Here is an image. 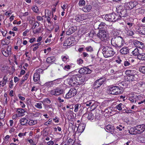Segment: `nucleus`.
Returning a JSON list of instances; mask_svg holds the SVG:
<instances>
[{
    "label": "nucleus",
    "mask_w": 145,
    "mask_h": 145,
    "mask_svg": "<svg viewBox=\"0 0 145 145\" xmlns=\"http://www.w3.org/2000/svg\"><path fill=\"white\" fill-rule=\"evenodd\" d=\"M75 71L70 73L69 74L71 75V76L69 77L67 79L68 84L71 86H74L82 84L83 83V80L81 82L80 81V77L79 75L74 74Z\"/></svg>",
    "instance_id": "obj_1"
},
{
    "label": "nucleus",
    "mask_w": 145,
    "mask_h": 145,
    "mask_svg": "<svg viewBox=\"0 0 145 145\" xmlns=\"http://www.w3.org/2000/svg\"><path fill=\"white\" fill-rule=\"evenodd\" d=\"M112 45L117 49H119L124 45L125 42L123 38L120 36H114L111 40Z\"/></svg>",
    "instance_id": "obj_2"
},
{
    "label": "nucleus",
    "mask_w": 145,
    "mask_h": 145,
    "mask_svg": "<svg viewBox=\"0 0 145 145\" xmlns=\"http://www.w3.org/2000/svg\"><path fill=\"white\" fill-rule=\"evenodd\" d=\"M102 52L105 58L112 57L115 53L112 48L108 46L104 47L102 50Z\"/></svg>",
    "instance_id": "obj_3"
},
{
    "label": "nucleus",
    "mask_w": 145,
    "mask_h": 145,
    "mask_svg": "<svg viewBox=\"0 0 145 145\" xmlns=\"http://www.w3.org/2000/svg\"><path fill=\"white\" fill-rule=\"evenodd\" d=\"M105 18L106 21L111 22H115L120 19V17L114 13L106 15Z\"/></svg>",
    "instance_id": "obj_4"
},
{
    "label": "nucleus",
    "mask_w": 145,
    "mask_h": 145,
    "mask_svg": "<svg viewBox=\"0 0 145 145\" xmlns=\"http://www.w3.org/2000/svg\"><path fill=\"white\" fill-rule=\"evenodd\" d=\"M122 88L120 86H114L110 88L109 93L113 95H117L123 92Z\"/></svg>",
    "instance_id": "obj_5"
},
{
    "label": "nucleus",
    "mask_w": 145,
    "mask_h": 145,
    "mask_svg": "<svg viewBox=\"0 0 145 145\" xmlns=\"http://www.w3.org/2000/svg\"><path fill=\"white\" fill-rule=\"evenodd\" d=\"M97 36L102 41H105L108 38V32L106 30H101L99 31L97 34Z\"/></svg>",
    "instance_id": "obj_6"
},
{
    "label": "nucleus",
    "mask_w": 145,
    "mask_h": 145,
    "mask_svg": "<svg viewBox=\"0 0 145 145\" xmlns=\"http://www.w3.org/2000/svg\"><path fill=\"white\" fill-rule=\"evenodd\" d=\"M64 89L60 87L56 88L51 90L50 93L52 95H59L63 93L64 92Z\"/></svg>",
    "instance_id": "obj_7"
},
{
    "label": "nucleus",
    "mask_w": 145,
    "mask_h": 145,
    "mask_svg": "<svg viewBox=\"0 0 145 145\" xmlns=\"http://www.w3.org/2000/svg\"><path fill=\"white\" fill-rule=\"evenodd\" d=\"M138 5L136 1H131L126 2L124 4V7L127 10H131L133 9Z\"/></svg>",
    "instance_id": "obj_8"
},
{
    "label": "nucleus",
    "mask_w": 145,
    "mask_h": 145,
    "mask_svg": "<svg viewBox=\"0 0 145 145\" xmlns=\"http://www.w3.org/2000/svg\"><path fill=\"white\" fill-rule=\"evenodd\" d=\"M77 93V91L74 88H71L65 95V98L67 99L73 97Z\"/></svg>",
    "instance_id": "obj_9"
},
{
    "label": "nucleus",
    "mask_w": 145,
    "mask_h": 145,
    "mask_svg": "<svg viewBox=\"0 0 145 145\" xmlns=\"http://www.w3.org/2000/svg\"><path fill=\"white\" fill-rule=\"evenodd\" d=\"M106 80V78L105 77L101 78L97 80L94 82L93 86L95 88H97L102 85Z\"/></svg>",
    "instance_id": "obj_10"
},
{
    "label": "nucleus",
    "mask_w": 145,
    "mask_h": 145,
    "mask_svg": "<svg viewBox=\"0 0 145 145\" xmlns=\"http://www.w3.org/2000/svg\"><path fill=\"white\" fill-rule=\"evenodd\" d=\"M135 128L138 134H140L142 133L145 130V125L144 124L138 125L135 127Z\"/></svg>",
    "instance_id": "obj_11"
},
{
    "label": "nucleus",
    "mask_w": 145,
    "mask_h": 145,
    "mask_svg": "<svg viewBox=\"0 0 145 145\" xmlns=\"http://www.w3.org/2000/svg\"><path fill=\"white\" fill-rule=\"evenodd\" d=\"M78 72L80 74H88L91 72V71L87 67H84L81 68L79 70Z\"/></svg>",
    "instance_id": "obj_12"
},
{
    "label": "nucleus",
    "mask_w": 145,
    "mask_h": 145,
    "mask_svg": "<svg viewBox=\"0 0 145 145\" xmlns=\"http://www.w3.org/2000/svg\"><path fill=\"white\" fill-rule=\"evenodd\" d=\"M129 50L130 49L127 46L124 47L120 49V53L122 55H125L129 53Z\"/></svg>",
    "instance_id": "obj_13"
},
{
    "label": "nucleus",
    "mask_w": 145,
    "mask_h": 145,
    "mask_svg": "<svg viewBox=\"0 0 145 145\" xmlns=\"http://www.w3.org/2000/svg\"><path fill=\"white\" fill-rule=\"evenodd\" d=\"M16 112L17 113L18 116L20 117L24 115V113L25 112V110L21 108H16Z\"/></svg>",
    "instance_id": "obj_14"
},
{
    "label": "nucleus",
    "mask_w": 145,
    "mask_h": 145,
    "mask_svg": "<svg viewBox=\"0 0 145 145\" xmlns=\"http://www.w3.org/2000/svg\"><path fill=\"white\" fill-rule=\"evenodd\" d=\"M76 29V27L75 25L71 27L66 32V34L67 35H70L75 32Z\"/></svg>",
    "instance_id": "obj_15"
},
{
    "label": "nucleus",
    "mask_w": 145,
    "mask_h": 145,
    "mask_svg": "<svg viewBox=\"0 0 145 145\" xmlns=\"http://www.w3.org/2000/svg\"><path fill=\"white\" fill-rule=\"evenodd\" d=\"M11 48L8 46L7 48L2 51V53L5 56L7 57L11 54Z\"/></svg>",
    "instance_id": "obj_16"
},
{
    "label": "nucleus",
    "mask_w": 145,
    "mask_h": 145,
    "mask_svg": "<svg viewBox=\"0 0 145 145\" xmlns=\"http://www.w3.org/2000/svg\"><path fill=\"white\" fill-rule=\"evenodd\" d=\"M105 129L107 132H109L111 134H113L115 131L114 127L110 125H106L105 127Z\"/></svg>",
    "instance_id": "obj_17"
},
{
    "label": "nucleus",
    "mask_w": 145,
    "mask_h": 145,
    "mask_svg": "<svg viewBox=\"0 0 145 145\" xmlns=\"http://www.w3.org/2000/svg\"><path fill=\"white\" fill-rule=\"evenodd\" d=\"M73 43V40L71 38H68L66 39L64 41L63 46H68L71 45Z\"/></svg>",
    "instance_id": "obj_18"
},
{
    "label": "nucleus",
    "mask_w": 145,
    "mask_h": 145,
    "mask_svg": "<svg viewBox=\"0 0 145 145\" xmlns=\"http://www.w3.org/2000/svg\"><path fill=\"white\" fill-rule=\"evenodd\" d=\"M133 27V23L132 22H127L126 23L125 25L124 26V30H126L127 28L128 29H131Z\"/></svg>",
    "instance_id": "obj_19"
},
{
    "label": "nucleus",
    "mask_w": 145,
    "mask_h": 145,
    "mask_svg": "<svg viewBox=\"0 0 145 145\" xmlns=\"http://www.w3.org/2000/svg\"><path fill=\"white\" fill-rule=\"evenodd\" d=\"M134 44L136 47L141 49H143L144 46L143 43L137 40L135 41Z\"/></svg>",
    "instance_id": "obj_20"
},
{
    "label": "nucleus",
    "mask_w": 145,
    "mask_h": 145,
    "mask_svg": "<svg viewBox=\"0 0 145 145\" xmlns=\"http://www.w3.org/2000/svg\"><path fill=\"white\" fill-rule=\"evenodd\" d=\"M137 95L134 93H131L129 96V100L132 103H135L137 99Z\"/></svg>",
    "instance_id": "obj_21"
},
{
    "label": "nucleus",
    "mask_w": 145,
    "mask_h": 145,
    "mask_svg": "<svg viewBox=\"0 0 145 145\" xmlns=\"http://www.w3.org/2000/svg\"><path fill=\"white\" fill-rule=\"evenodd\" d=\"M85 127V125L84 123H80L77 128V131L79 133H82L84 131Z\"/></svg>",
    "instance_id": "obj_22"
},
{
    "label": "nucleus",
    "mask_w": 145,
    "mask_h": 145,
    "mask_svg": "<svg viewBox=\"0 0 145 145\" xmlns=\"http://www.w3.org/2000/svg\"><path fill=\"white\" fill-rule=\"evenodd\" d=\"M91 9V6L89 5H87L82 8V10L84 12H90Z\"/></svg>",
    "instance_id": "obj_23"
},
{
    "label": "nucleus",
    "mask_w": 145,
    "mask_h": 145,
    "mask_svg": "<svg viewBox=\"0 0 145 145\" xmlns=\"http://www.w3.org/2000/svg\"><path fill=\"white\" fill-rule=\"evenodd\" d=\"M74 64L71 63H69L68 65L66 64L64 65V67H63V68L65 70L69 71L72 67H74Z\"/></svg>",
    "instance_id": "obj_24"
},
{
    "label": "nucleus",
    "mask_w": 145,
    "mask_h": 145,
    "mask_svg": "<svg viewBox=\"0 0 145 145\" xmlns=\"http://www.w3.org/2000/svg\"><path fill=\"white\" fill-rule=\"evenodd\" d=\"M127 12L125 8L117 15L119 16V17H120V18L122 17H126L127 15Z\"/></svg>",
    "instance_id": "obj_25"
},
{
    "label": "nucleus",
    "mask_w": 145,
    "mask_h": 145,
    "mask_svg": "<svg viewBox=\"0 0 145 145\" xmlns=\"http://www.w3.org/2000/svg\"><path fill=\"white\" fill-rule=\"evenodd\" d=\"M138 76L137 74H135L133 75H129L128 76V78L131 81H136L138 78Z\"/></svg>",
    "instance_id": "obj_26"
},
{
    "label": "nucleus",
    "mask_w": 145,
    "mask_h": 145,
    "mask_svg": "<svg viewBox=\"0 0 145 145\" xmlns=\"http://www.w3.org/2000/svg\"><path fill=\"white\" fill-rule=\"evenodd\" d=\"M40 73L36 72L35 73L33 76V79L35 82H37L40 80Z\"/></svg>",
    "instance_id": "obj_27"
},
{
    "label": "nucleus",
    "mask_w": 145,
    "mask_h": 145,
    "mask_svg": "<svg viewBox=\"0 0 145 145\" xmlns=\"http://www.w3.org/2000/svg\"><path fill=\"white\" fill-rule=\"evenodd\" d=\"M125 34L128 36H132L134 34V32L131 29H128L127 28L126 30H124Z\"/></svg>",
    "instance_id": "obj_28"
},
{
    "label": "nucleus",
    "mask_w": 145,
    "mask_h": 145,
    "mask_svg": "<svg viewBox=\"0 0 145 145\" xmlns=\"http://www.w3.org/2000/svg\"><path fill=\"white\" fill-rule=\"evenodd\" d=\"M131 54L132 56H137L138 58V56L140 54L138 49L137 48L135 49L134 50L132 51Z\"/></svg>",
    "instance_id": "obj_29"
},
{
    "label": "nucleus",
    "mask_w": 145,
    "mask_h": 145,
    "mask_svg": "<svg viewBox=\"0 0 145 145\" xmlns=\"http://www.w3.org/2000/svg\"><path fill=\"white\" fill-rule=\"evenodd\" d=\"M138 32L142 35H145V26L142 25L138 29Z\"/></svg>",
    "instance_id": "obj_30"
},
{
    "label": "nucleus",
    "mask_w": 145,
    "mask_h": 145,
    "mask_svg": "<svg viewBox=\"0 0 145 145\" xmlns=\"http://www.w3.org/2000/svg\"><path fill=\"white\" fill-rule=\"evenodd\" d=\"M28 120L26 117H24L20 120V122L21 125H24L28 123Z\"/></svg>",
    "instance_id": "obj_31"
},
{
    "label": "nucleus",
    "mask_w": 145,
    "mask_h": 145,
    "mask_svg": "<svg viewBox=\"0 0 145 145\" xmlns=\"http://www.w3.org/2000/svg\"><path fill=\"white\" fill-rule=\"evenodd\" d=\"M56 60V58L54 56H50L47 58L46 59V62L48 63H52Z\"/></svg>",
    "instance_id": "obj_32"
},
{
    "label": "nucleus",
    "mask_w": 145,
    "mask_h": 145,
    "mask_svg": "<svg viewBox=\"0 0 145 145\" xmlns=\"http://www.w3.org/2000/svg\"><path fill=\"white\" fill-rule=\"evenodd\" d=\"M124 8L123 6L122 5L118 6L116 7V11L118 14L120 13L121 11H122L123 9H124Z\"/></svg>",
    "instance_id": "obj_33"
},
{
    "label": "nucleus",
    "mask_w": 145,
    "mask_h": 145,
    "mask_svg": "<svg viewBox=\"0 0 145 145\" xmlns=\"http://www.w3.org/2000/svg\"><path fill=\"white\" fill-rule=\"evenodd\" d=\"M61 58L62 61L65 63H67L69 61V56L67 55L62 56L61 57Z\"/></svg>",
    "instance_id": "obj_34"
},
{
    "label": "nucleus",
    "mask_w": 145,
    "mask_h": 145,
    "mask_svg": "<svg viewBox=\"0 0 145 145\" xmlns=\"http://www.w3.org/2000/svg\"><path fill=\"white\" fill-rule=\"evenodd\" d=\"M135 127H134V128H131L129 130V133L132 135H135L138 134L137 133Z\"/></svg>",
    "instance_id": "obj_35"
},
{
    "label": "nucleus",
    "mask_w": 145,
    "mask_h": 145,
    "mask_svg": "<svg viewBox=\"0 0 145 145\" xmlns=\"http://www.w3.org/2000/svg\"><path fill=\"white\" fill-rule=\"evenodd\" d=\"M116 128L117 130H118L120 131H121L122 130L124 129L125 127L124 125L119 124L117 125Z\"/></svg>",
    "instance_id": "obj_36"
},
{
    "label": "nucleus",
    "mask_w": 145,
    "mask_h": 145,
    "mask_svg": "<svg viewBox=\"0 0 145 145\" xmlns=\"http://www.w3.org/2000/svg\"><path fill=\"white\" fill-rule=\"evenodd\" d=\"M106 26L107 25L105 23L101 22L99 25L98 28L99 29H105L106 28Z\"/></svg>",
    "instance_id": "obj_37"
},
{
    "label": "nucleus",
    "mask_w": 145,
    "mask_h": 145,
    "mask_svg": "<svg viewBox=\"0 0 145 145\" xmlns=\"http://www.w3.org/2000/svg\"><path fill=\"white\" fill-rule=\"evenodd\" d=\"M138 58L140 60H145V53L140 54Z\"/></svg>",
    "instance_id": "obj_38"
},
{
    "label": "nucleus",
    "mask_w": 145,
    "mask_h": 145,
    "mask_svg": "<svg viewBox=\"0 0 145 145\" xmlns=\"http://www.w3.org/2000/svg\"><path fill=\"white\" fill-rule=\"evenodd\" d=\"M94 102L93 101H89L87 102L85 104L86 105V106L87 107L89 106L92 107L94 105Z\"/></svg>",
    "instance_id": "obj_39"
},
{
    "label": "nucleus",
    "mask_w": 145,
    "mask_h": 145,
    "mask_svg": "<svg viewBox=\"0 0 145 145\" xmlns=\"http://www.w3.org/2000/svg\"><path fill=\"white\" fill-rule=\"evenodd\" d=\"M94 116L91 112H89L88 114V118L90 120H92L94 118Z\"/></svg>",
    "instance_id": "obj_40"
},
{
    "label": "nucleus",
    "mask_w": 145,
    "mask_h": 145,
    "mask_svg": "<svg viewBox=\"0 0 145 145\" xmlns=\"http://www.w3.org/2000/svg\"><path fill=\"white\" fill-rule=\"evenodd\" d=\"M5 110H3L0 112V119H3L5 116Z\"/></svg>",
    "instance_id": "obj_41"
},
{
    "label": "nucleus",
    "mask_w": 145,
    "mask_h": 145,
    "mask_svg": "<svg viewBox=\"0 0 145 145\" xmlns=\"http://www.w3.org/2000/svg\"><path fill=\"white\" fill-rule=\"evenodd\" d=\"M123 106V105L122 104L120 103L118 105L116 106L115 108L116 109H117L118 110H122Z\"/></svg>",
    "instance_id": "obj_42"
},
{
    "label": "nucleus",
    "mask_w": 145,
    "mask_h": 145,
    "mask_svg": "<svg viewBox=\"0 0 145 145\" xmlns=\"http://www.w3.org/2000/svg\"><path fill=\"white\" fill-rule=\"evenodd\" d=\"M81 105L79 104H76L74 106V111L76 112H77L78 110V109L81 107Z\"/></svg>",
    "instance_id": "obj_43"
},
{
    "label": "nucleus",
    "mask_w": 145,
    "mask_h": 145,
    "mask_svg": "<svg viewBox=\"0 0 145 145\" xmlns=\"http://www.w3.org/2000/svg\"><path fill=\"white\" fill-rule=\"evenodd\" d=\"M34 105L36 107L39 109L42 108V104L41 102L36 103Z\"/></svg>",
    "instance_id": "obj_44"
},
{
    "label": "nucleus",
    "mask_w": 145,
    "mask_h": 145,
    "mask_svg": "<svg viewBox=\"0 0 145 145\" xmlns=\"http://www.w3.org/2000/svg\"><path fill=\"white\" fill-rule=\"evenodd\" d=\"M28 124L29 125H32L36 124L37 123V120H30L28 122Z\"/></svg>",
    "instance_id": "obj_45"
},
{
    "label": "nucleus",
    "mask_w": 145,
    "mask_h": 145,
    "mask_svg": "<svg viewBox=\"0 0 145 145\" xmlns=\"http://www.w3.org/2000/svg\"><path fill=\"white\" fill-rule=\"evenodd\" d=\"M44 86H45V87L47 88H50L51 87H53L51 81L46 82L45 83Z\"/></svg>",
    "instance_id": "obj_46"
},
{
    "label": "nucleus",
    "mask_w": 145,
    "mask_h": 145,
    "mask_svg": "<svg viewBox=\"0 0 145 145\" xmlns=\"http://www.w3.org/2000/svg\"><path fill=\"white\" fill-rule=\"evenodd\" d=\"M75 20L77 22L81 21L80 14H77L75 16Z\"/></svg>",
    "instance_id": "obj_47"
},
{
    "label": "nucleus",
    "mask_w": 145,
    "mask_h": 145,
    "mask_svg": "<svg viewBox=\"0 0 145 145\" xmlns=\"http://www.w3.org/2000/svg\"><path fill=\"white\" fill-rule=\"evenodd\" d=\"M39 25V23L37 21L36 22H35L33 24V26L32 27V29H34L36 27H38Z\"/></svg>",
    "instance_id": "obj_48"
},
{
    "label": "nucleus",
    "mask_w": 145,
    "mask_h": 145,
    "mask_svg": "<svg viewBox=\"0 0 145 145\" xmlns=\"http://www.w3.org/2000/svg\"><path fill=\"white\" fill-rule=\"evenodd\" d=\"M81 21L85 20L87 18L88 16L86 14H80Z\"/></svg>",
    "instance_id": "obj_49"
},
{
    "label": "nucleus",
    "mask_w": 145,
    "mask_h": 145,
    "mask_svg": "<svg viewBox=\"0 0 145 145\" xmlns=\"http://www.w3.org/2000/svg\"><path fill=\"white\" fill-rule=\"evenodd\" d=\"M139 71L143 73H145V66H141L139 68Z\"/></svg>",
    "instance_id": "obj_50"
},
{
    "label": "nucleus",
    "mask_w": 145,
    "mask_h": 145,
    "mask_svg": "<svg viewBox=\"0 0 145 145\" xmlns=\"http://www.w3.org/2000/svg\"><path fill=\"white\" fill-rule=\"evenodd\" d=\"M85 3L84 0H80L79 2V5L80 7H82L85 5Z\"/></svg>",
    "instance_id": "obj_51"
},
{
    "label": "nucleus",
    "mask_w": 145,
    "mask_h": 145,
    "mask_svg": "<svg viewBox=\"0 0 145 145\" xmlns=\"http://www.w3.org/2000/svg\"><path fill=\"white\" fill-rule=\"evenodd\" d=\"M10 138V136L9 135H7L4 139V142L5 143H8V139Z\"/></svg>",
    "instance_id": "obj_52"
},
{
    "label": "nucleus",
    "mask_w": 145,
    "mask_h": 145,
    "mask_svg": "<svg viewBox=\"0 0 145 145\" xmlns=\"http://www.w3.org/2000/svg\"><path fill=\"white\" fill-rule=\"evenodd\" d=\"M32 10L35 12L37 13L39 11L38 7L36 6H34L32 8Z\"/></svg>",
    "instance_id": "obj_53"
},
{
    "label": "nucleus",
    "mask_w": 145,
    "mask_h": 145,
    "mask_svg": "<svg viewBox=\"0 0 145 145\" xmlns=\"http://www.w3.org/2000/svg\"><path fill=\"white\" fill-rule=\"evenodd\" d=\"M130 65V61L129 59H127L124 61V65L125 66H128Z\"/></svg>",
    "instance_id": "obj_54"
},
{
    "label": "nucleus",
    "mask_w": 145,
    "mask_h": 145,
    "mask_svg": "<svg viewBox=\"0 0 145 145\" xmlns=\"http://www.w3.org/2000/svg\"><path fill=\"white\" fill-rule=\"evenodd\" d=\"M51 50V48L50 47H48L46 49H44V54H48V53L50 52Z\"/></svg>",
    "instance_id": "obj_55"
},
{
    "label": "nucleus",
    "mask_w": 145,
    "mask_h": 145,
    "mask_svg": "<svg viewBox=\"0 0 145 145\" xmlns=\"http://www.w3.org/2000/svg\"><path fill=\"white\" fill-rule=\"evenodd\" d=\"M26 132L24 133H20L18 134V136L20 138H22L23 137L26 135Z\"/></svg>",
    "instance_id": "obj_56"
},
{
    "label": "nucleus",
    "mask_w": 145,
    "mask_h": 145,
    "mask_svg": "<svg viewBox=\"0 0 145 145\" xmlns=\"http://www.w3.org/2000/svg\"><path fill=\"white\" fill-rule=\"evenodd\" d=\"M83 62V61L81 59H78L77 61V62L78 64L80 65L82 64Z\"/></svg>",
    "instance_id": "obj_57"
},
{
    "label": "nucleus",
    "mask_w": 145,
    "mask_h": 145,
    "mask_svg": "<svg viewBox=\"0 0 145 145\" xmlns=\"http://www.w3.org/2000/svg\"><path fill=\"white\" fill-rule=\"evenodd\" d=\"M86 49L87 51L88 52H91L93 51V49L91 46H89L86 47Z\"/></svg>",
    "instance_id": "obj_58"
},
{
    "label": "nucleus",
    "mask_w": 145,
    "mask_h": 145,
    "mask_svg": "<svg viewBox=\"0 0 145 145\" xmlns=\"http://www.w3.org/2000/svg\"><path fill=\"white\" fill-rule=\"evenodd\" d=\"M29 30L28 29H26L23 33V35L24 36L27 35V34L29 33Z\"/></svg>",
    "instance_id": "obj_59"
},
{
    "label": "nucleus",
    "mask_w": 145,
    "mask_h": 145,
    "mask_svg": "<svg viewBox=\"0 0 145 145\" xmlns=\"http://www.w3.org/2000/svg\"><path fill=\"white\" fill-rule=\"evenodd\" d=\"M6 82H5L3 80L2 81H1L0 82V87H3L6 85Z\"/></svg>",
    "instance_id": "obj_60"
},
{
    "label": "nucleus",
    "mask_w": 145,
    "mask_h": 145,
    "mask_svg": "<svg viewBox=\"0 0 145 145\" xmlns=\"http://www.w3.org/2000/svg\"><path fill=\"white\" fill-rule=\"evenodd\" d=\"M67 7V4H65L61 6L62 9L63 10V11H65V9H66Z\"/></svg>",
    "instance_id": "obj_61"
},
{
    "label": "nucleus",
    "mask_w": 145,
    "mask_h": 145,
    "mask_svg": "<svg viewBox=\"0 0 145 145\" xmlns=\"http://www.w3.org/2000/svg\"><path fill=\"white\" fill-rule=\"evenodd\" d=\"M20 105L22 108H24L26 106L25 104L22 101H20Z\"/></svg>",
    "instance_id": "obj_62"
},
{
    "label": "nucleus",
    "mask_w": 145,
    "mask_h": 145,
    "mask_svg": "<svg viewBox=\"0 0 145 145\" xmlns=\"http://www.w3.org/2000/svg\"><path fill=\"white\" fill-rule=\"evenodd\" d=\"M40 114V113L38 112H37L33 114V116L35 117H39Z\"/></svg>",
    "instance_id": "obj_63"
},
{
    "label": "nucleus",
    "mask_w": 145,
    "mask_h": 145,
    "mask_svg": "<svg viewBox=\"0 0 145 145\" xmlns=\"http://www.w3.org/2000/svg\"><path fill=\"white\" fill-rule=\"evenodd\" d=\"M13 23L14 24L20 25L21 23V21H20L18 22L16 20H15L14 21Z\"/></svg>",
    "instance_id": "obj_64"
}]
</instances>
